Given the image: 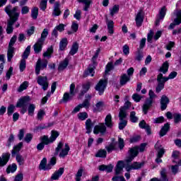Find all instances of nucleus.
Masks as SVG:
<instances>
[{"mask_svg":"<svg viewBox=\"0 0 181 181\" xmlns=\"http://www.w3.org/2000/svg\"><path fill=\"white\" fill-rule=\"evenodd\" d=\"M177 76V72L173 71L171 72L168 77H164L163 74H159L157 76V86L156 88V93H160L161 90H163L165 88V83L168 81V80H172L175 78Z\"/></svg>","mask_w":181,"mask_h":181,"instance_id":"f257e3e1","label":"nucleus"},{"mask_svg":"<svg viewBox=\"0 0 181 181\" xmlns=\"http://www.w3.org/2000/svg\"><path fill=\"white\" fill-rule=\"evenodd\" d=\"M59 134L57 131L52 130L51 132V136L49 138L48 136H43L41 137L42 142L37 144V151H43L45 149V145H49V144H53L56 139H57Z\"/></svg>","mask_w":181,"mask_h":181,"instance_id":"f03ea898","label":"nucleus"},{"mask_svg":"<svg viewBox=\"0 0 181 181\" xmlns=\"http://www.w3.org/2000/svg\"><path fill=\"white\" fill-rule=\"evenodd\" d=\"M147 145V144L143 143L140 145V146H135L132 148H129V156H127L125 160L126 163H131V162H132L134 159H135V158L138 156V151H139V152H144Z\"/></svg>","mask_w":181,"mask_h":181,"instance_id":"7ed1b4c3","label":"nucleus"},{"mask_svg":"<svg viewBox=\"0 0 181 181\" xmlns=\"http://www.w3.org/2000/svg\"><path fill=\"white\" fill-rule=\"evenodd\" d=\"M70 151V146L68 144H65L63 141H59L55 148V155H59V158L64 159L69 155Z\"/></svg>","mask_w":181,"mask_h":181,"instance_id":"20e7f679","label":"nucleus"},{"mask_svg":"<svg viewBox=\"0 0 181 181\" xmlns=\"http://www.w3.org/2000/svg\"><path fill=\"white\" fill-rule=\"evenodd\" d=\"M18 11H19L18 6H15L12 8V6L8 5L5 8V12L8 15L10 21H14L15 22L19 18L20 13Z\"/></svg>","mask_w":181,"mask_h":181,"instance_id":"39448f33","label":"nucleus"},{"mask_svg":"<svg viewBox=\"0 0 181 181\" xmlns=\"http://www.w3.org/2000/svg\"><path fill=\"white\" fill-rule=\"evenodd\" d=\"M29 103H30V97L24 96L18 100L16 107V108H21L20 112L22 114H25V112L28 111V105H29Z\"/></svg>","mask_w":181,"mask_h":181,"instance_id":"423d86ee","label":"nucleus"},{"mask_svg":"<svg viewBox=\"0 0 181 181\" xmlns=\"http://www.w3.org/2000/svg\"><path fill=\"white\" fill-rule=\"evenodd\" d=\"M149 98L146 99V101L143 105V112L144 114H148V111L151 107H152V104H153V100L156 98V94L153 92V90H150L148 92Z\"/></svg>","mask_w":181,"mask_h":181,"instance_id":"0eeeda50","label":"nucleus"},{"mask_svg":"<svg viewBox=\"0 0 181 181\" xmlns=\"http://www.w3.org/2000/svg\"><path fill=\"white\" fill-rule=\"evenodd\" d=\"M16 39H18V37L16 35H13L8 44V49L7 52L8 62H11V60H12V57H13V54L15 53V48H13V45H15Z\"/></svg>","mask_w":181,"mask_h":181,"instance_id":"6e6552de","label":"nucleus"},{"mask_svg":"<svg viewBox=\"0 0 181 181\" xmlns=\"http://www.w3.org/2000/svg\"><path fill=\"white\" fill-rule=\"evenodd\" d=\"M107 84H108V80L107 78L100 79L98 84L95 87V90L98 91L99 95H103L105 88H107Z\"/></svg>","mask_w":181,"mask_h":181,"instance_id":"1a4fd4ad","label":"nucleus"},{"mask_svg":"<svg viewBox=\"0 0 181 181\" xmlns=\"http://www.w3.org/2000/svg\"><path fill=\"white\" fill-rule=\"evenodd\" d=\"M49 62H47V59H38L36 63L35 66V74L38 76V74H40L41 70H45L47 67V64Z\"/></svg>","mask_w":181,"mask_h":181,"instance_id":"9d476101","label":"nucleus"},{"mask_svg":"<svg viewBox=\"0 0 181 181\" xmlns=\"http://www.w3.org/2000/svg\"><path fill=\"white\" fill-rule=\"evenodd\" d=\"M37 83L39 86L42 87V90L46 91L49 88V81H47V76H39L37 78Z\"/></svg>","mask_w":181,"mask_h":181,"instance_id":"9b49d317","label":"nucleus"},{"mask_svg":"<svg viewBox=\"0 0 181 181\" xmlns=\"http://www.w3.org/2000/svg\"><path fill=\"white\" fill-rule=\"evenodd\" d=\"M76 88V85L74 83H71L70 86V93L69 94L68 93H65L63 96V100L64 103H67V101H70V100H72L73 96L76 95V92L74 91Z\"/></svg>","mask_w":181,"mask_h":181,"instance_id":"f8f14e48","label":"nucleus"},{"mask_svg":"<svg viewBox=\"0 0 181 181\" xmlns=\"http://www.w3.org/2000/svg\"><path fill=\"white\" fill-rule=\"evenodd\" d=\"M131 107V103L129 101H127L124 106L120 107V110L119 112V117H120V119H122L124 117H127V111L128 110V108Z\"/></svg>","mask_w":181,"mask_h":181,"instance_id":"ddd939ff","label":"nucleus"},{"mask_svg":"<svg viewBox=\"0 0 181 181\" xmlns=\"http://www.w3.org/2000/svg\"><path fill=\"white\" fill-rule=\"evenodd\" d=\"M105 131H107V127L104 123L100 124L99 125H96L93 129V134L98 135V134H105Z\"/></svg>","mask_w":181,"mask_h":181,"instance_id":"4468645a","label":"nucleus"},{"mask_svg":"<svg viewBox=\"0 0 181 181\" xmlns=\"http://www.w3.org/2000/svg\"><path fill=\"white\" fill-rule=\"evenodd\" d=\"M181 23V11L177 13V18L174 19L173 23L170 24L169 29H175V26L180 25Z\"/></svg>","mask_w":181,"mask_h":181,"instance_id":"2eb2a0df","label":"nucleus"},{"mask_svg":"<svg viewBox=\"0 0 181 181\" xmlns=\"http://www.w3.org/2000/svg\"><path fill=\"white\" fill-rule=\"evenodd\" d=\"M10 158L11 154L9 153H4L1 157H0V166H5L9 161Z\"/></svg>","mask_w":181,"mask_h":181,"instance_id":"dca6fc26","label":"nucleus"},{"mask_svg":"<svg viewBox=\"0 0 181 181\" xmlns=\"http://www.w3.org/2000/svg\"><path fill=\"white\" fill-rule=\"evenodd\" d=\"M169 98H168V96L163 95L161 97L160 99V108L162 110V111H165V110H166V108H168V104H169Z\"/></svg>","mask_w":181,"mask_h":181,"instance_id":"f3484780","label":"nucleus"},{"mask_svg":"<svg viewBox=\"0 0 181 181\" xmlns=\"http://www.w3.org/2000/svg\"><path fill=\"white\" fill-rule=\"evenodd\" d=\"M43 45H45V42H43V41L37 40L36 43L33 45L35 53H36L37 54V53H40V52H42V49H43Z\"/></svg>","mask_w":181,"mask_h":181,"instance_id":"a211bd4d","label":"nucleus"},{"mask_svg":"<svg viewBox=\"0 0 181 181\" xmlns=\"http://www.w3.org/2000/svg\"><path fill=\"white\" fill-rule=\"evenodd\" d=\"M63 173H64V168H60L58 170L55 171L52 174L51 179L52 180H57L60 177V176L63 175Z\"/></svg>","mask_w":181,"mask_h":181,"instance_id":"6ab92c4d","label":"nucleus"},{"mask_svg":"<svg viewBox=\"0 0 181 181\" xmlns=\"http://www.w3.org/2000/svg\"><path fill=\"white\" fill-rule=\"evenodd\" d=\"M60 15H62V11H60V3L57 1L54 6L52 16H60Z\"/></svg>","mask_w":181,"mask_h":181,"instance_id":"aec40b11","label":"nucleus"},{"mask_svg":"<svg viewBox=\"0 0 181 181\" xmlns=\"http://www.w3.org/2000/svg\"><path fill=\"white\" fill-rule=\"evenodd\" d=\"M161 179L154 177L151 180V181H168V177H166V169L162 168L160 171Z\"/></svg>","mask_w":181,"mask_h":181,"instance_id":"412c9836","label":"nucleus"},{"mask_svg":"<svg viewBox=\"0 0 181 181\" xmlns=\"http://www.w3.org/2000/svg\"><path fill=\"white\" fill-rule=\"evenodd\" d=\"M124 164L123 160L118 161L115 168V175H121V173L124 170Z\"/></svg>","mask_w":181,"mask_h":181,"instance_id":"4be33fe9","label":"nucleus"},{"mask_svg":"<svg viewBox=\"0 0 181 181\" xmlns=\"http://www.w3.org/2000/svg\"><path fill=\"white\" fill-rule=\"evenodd\" d=\"M106 25L107 26V32L110 35H114V21L112 20H106Z\"/></svg>","mask_w":181,"mask_h":181,"instance_id":"5701e85b","label":"nucleus"},{"mask_svg":"<svg viewBox=\"0 0 181 181\" xmlns=\"http://www.w3.org/2000/svg\"><path fill=\"white\" fill-rule=\"evenodd\" d=\"M136 25L139 28L141 26L142 23L144 22V16H142V11H139L136 16Z\"/></svg>","mask_w":181,"mask_h":181,"instance_id":"b1692460","label":"nucleus"},{"mask_svg":"<svg viewBox=\"0 0 181 181\" xmlns=\"http://www.w3.org/2000/svg\"><path fill=\"white\" fill-rule=\"evenodd\" d=\"M155 149L158 151V158H162L165 155V149L158 142L155 145Z\"/></svg>","mask_w":181,"mask_h":181,"instance_id":"393cba45","label":"nucleus"},{"mask_svg":"<svg viewBox=\"0 0 181 181\" xmlns=\"http://www.w3.org/2000/svg\"><path fill=\"white\" fill-rule=\"evenodd\" d=\"M130 81H131V77L128 76L127 74H123L120 76V81H119L120 86H125V84H127V83H128Z\"/></svg>","mask_w":181,"mask_h":181,"instance_id":"a878e982","label":"nucleus"},{"mask_svg":"<svg viewBox=\"0 0 181 181\" xmlns=\"http://www.w3.org/2000/svg\"><path fill=\"white\" fill-rule=\"evenodd\" d=\"M105 125H106L107 128H112V127H114V123H112V116H111V114L106 116L105 119Z\"/></svg>","mask_w":181,"mask_h":181,"instance_id":"bb28decb","label":"nucleus"},{"mask_svg":"<svg viewBox=\"0 0 181 181\" xmlns=\"http://www.w3.org/2000/svg\"><path fill=\"white\" fill-rule=\"evenodd\" d=\"M78 2L79 4H84L83 11L87 12L88 9L90 8V5L93 3V1L91 0H78Z\"/></svg>","mask_w":181,"mask_h":181,"instance_id":"cd10ccee","label":"nucleus"},{"mask_svg":"<svg viewBox=\"0 0 181 181\" xmlns=\"http://www.w3.org/2000/svg\"><path fill=\"white\" fill-rule=\"evenodd\" d=\"M67 66H69V59L65 58L64 61L61 62L59 66H58V70L59 71H63Z\"/></svg>","mask_w":181,"mask_h":181,"instance_id":"c85d7f7f","label":"nucleus"},{"mask_svg":"<svg viewBox=\"0 0 181 181\" xmlns=\"http://www.w3.org/2000/svg\"><path fill=\"white\" fill-rule=\"evenodd\" d=\"M170 128V124H169V123L165 124L160 131V136H165V135L168 134V132L169 131Z\"/></svg>","mask_w":181,"mask_h":181,"instance_id":"c756f323","label":"nucleus"},{"mask_svg":"<svg viewBox=\"0 0 181 181\" xmlns=\"http://www.w3.org/2000/svg\"><path fill=\"white\" fill-rule=\"evenodd\" d=\"M15 20L14 21H12V20H9L8 21V23H7V28H6V32L8 35H11V33H12V32H13V25L15 23Z\"/></svg>","mask_w":181,"mask_h":181,"instance_id":"7c9ffc66","label":"nucleus"},{"mask_svg":"<svg viewBox=\"0 0 181 181\" xmlns=\"http://www.w3.org/2000/svg\"><path fill=\"white\" fill-rule=\"evenodd\" d=\"M93 127H94V124L91 119H88L86 122V134H90Z\"/></svg>","mask_w":181,"mask_h":181,"instance_id":"2f4dec72","label":"nucleus"},{"mask_svg":"<svg viewBox=\"0 0 181 181\" xmlns=\"http://www.w3.org/2000/svg\"><path fill=\"white\" fill-rule=\"evenodd\" d=\"M90 100H91V95H86L85 100L82 104H81V106H82V108H88V107H90Z\"/></svg>","mask_w":181,"mask_h":181,"instance_id":"473e14b6","label":"nucleus"},{"mask_svg":"<svg viewBox=\"0 0 181 181\" xmlns=\"http://www.w3.org/2000/svg\"><path fill=\"white\" fill-rule=\"evenodd\" d=\"M22 146H23V143L22 142H20L16 146H15L11 152L12 156H13L14 155H16V153H18L21 149H22Z\"/></svg>","mask_w":181,"mask_h":181,"instance_id":"72a5a7b5","label":"nucleus"},{"mask_svg":"<svg viewBox=\"0 0 181 181\" xmlns=\"http://www.w3.org/2000/svg\"><path fill=\"white\" fill-rule=\"evenodd\" d=\"M77 52H78V43L74 42L71 47L69 54H71V56H74Z\"/></svg>","mask_w":181,"mask_h":181,"instance_id":"f704fd0d","label":"nucleus"},{"mask_svg":"<svg viewBox=\"0 0 181 181\" xmlns=\"http://www.w3.org/2000/svg\"><path fill=\"white\" fill-rule=\"evenodd\" d=\"M90 87H91V82L84 83L82 86V90L81 92V95H84V94H86V93L90 90Z\"/></svg>","mask_w":181,"mask_h":181,"instance_id":"c9c22d12","label":"nucleus"},{"mask_svg":"<svg viewBox=\"0 0 181 181\" xmlns=\"http://www.w3.org/2000/svg\"><path fill=\"white\" fill-rule=\"evenodd\" d=\"M49 35V30L47 28H45L42 33L41 37L38 39V40L45 42V40H46V37H47V35Z\"/></svg>","mask_w":181,"mask_h":181,"instance_id":"e433bc0d","label":"nucleus"},{"mask_svg":"<svg viewBox=\"0 0 181 181\" xmlns=\"http://www.w3.org/2000/svg\"><path fill=\"white\" fill-rule=\"evenodd\" d=\"M119 119H120V122L119 123V129H124V127H127V124H128V121H127L125 119L127 118V117H122L121 119L120 117H119Z\"/></svg>","mask_w":181,"mask_h":181,"instance_id":"4c0bfd02","label":"nucleus"},{"mask_svg":"<svg viewBox=\"0 0 181 181\" xmlns=\"http://www.w3.org/2000/svg\"><path fill=\"white\" fill-rule=\"evenodd\" d=\"M145 165V162H134L132 164V167L133 168V170H137L138 169H141V168H142V166H144Z\"/></svg>","mask_w":181,"mask_h":181,"instance_id":"58836bf2","label":"nucleus"},{"mask_svg":"<svg viewBox=\"0 0 181 181\" xmlns=\"http://www.w3.org/2000/svg\"><path fill=\"white\" fill-rule=\"evenodd\" d=\"M168 70H169V63L164 62L162 66L160 68L159 71H160L163 74H166V73H168Z\"/></svg>","mask_w":181,"mask_h":181,"instance_id":"ea45409f","label":"nucleus"},{"mask_svg":"<svg viewBox=\"0 0 181 181\" xmlns=\"http://www.w3.org/2000/svg\"><path fill=\"white\" fill-rule=\"evenodd\" d=\"M16 169H18V166L16 164L13 163L11 165H8L6 172L7 173H13L14 172H16Z\"/></svg>","mask_w":181,"mask_h":181,"instance_id":"a19ab883","label":"nucleus"},{"mask_svg":"<svg viewBox=\"0 0 181 181\" xmlns=\"http://www.w3.org/2000/svg\"><path fill=\"white\" fill-rule=\"evenodd\" d=\"M39 15V8L37 7H34L31 10V18L33 19H37V16Z\"/></svg>","mask_w":181,"mask_h":181,"instance_id":"79ce46f5","label":"nucleus"},{"mask_svg":"<svg viewBox=\"0 0 181 181\" xmlns=\"http://www.w3.org/2000/svg\"><path fill=\"white\" fill-rule=\"evenodd\" d=\"M29 54H30V45H28L25 48V51L23 54V56H22V57H23L22 59L23 60H26V59H28V57H29Z\"/></svg>","mask_w":181,"mask_h":181,"instance_id":"37998d69","label":"nucleus"},{"mask_svg":"<svg viewBox=\"0 0 181 181\" xmlns=\"http://www.w3.org/2000/svg\"><path fill=\"white\" fill-rule=\"evenodd\" d=\"M4 64H5V55L0 54V75L4 71Z\"/></svg>","mask_w":181,"mask_h":181,"instance_id":"c03bdc74","label":"nucleus"},{"mask_svg":"<svg viewBox=\"0 0 181 181\" xmlns=\"http://www.w3.org/2000/svg\"><path fill=\"white\" fill-rule=\"evenodd\" d=\"M95 156L96 158H107V151L104 149L99 150Z\"/></svg>","mask_w":181,"mask_h":181,"instance_id":"a18cd8bd","label":"nucleus"},{"mask_svg":"<svg viewBox=\"0 0 181 181\" xmlns=\"http://www.w3.org/2000/svg\"><path fill=\"white\" fill-rule=\"evenodd\" d=\"M78 118L81 121H86V119L88 118V114H87L86 112H79L78 114Z\"/></svg>","mask_w":181,"mask_h":181,"instance_id":"49530a36","label":"nucleus"},{"mask_svg":"<svg viewBox=\"0 0 181 181\" xmlns=\"http://www.w3.org/2000/svg\"><path fill=\"white\" fill-rule=\"evenodd\" d=\"M67 47V38H63L59 42V49L64 50Z\"/></svg>","mask_w":181,"mask_h":181,"instance_id":"de8ad7c7","label":"nucleus"},{"mask_svg":"<svg viewBox=\"0 0 181 181\" xmlns=\"http://www.w3.org/2000/svg\"><path fill=\"white\" fill-rule=\"evenodd\" d=\"M35 108L36 105H35L34 104H30L28 106V115H30V117H33Z\"/></svg>","mask_w":181,"mask_h":181,"instance_id":"09e8293b","label":"nucleus"},{"mask_svg":"<svg viewBox=\"0 0 181 181\" xmlns=\"http://www.w3.org/2000/svg\"><path fill=\"white\" fill-rule=\"evenodd\" d=\"M119 11V6L115 5L112 8L110 9L111 16H115V13H118Z\"/></svg>","mask_w":181,"mask_h":181,"instance_id":"8fccbe9b","label":"nucleus"},{"mask_svg":"<svg viewBox=\"0 0 181 181\" xmlns=\"http://www.w3.org/2000/svg\"><path fill=\"white\" fill-rule=\"evenodd\" d=\"M46 163H47V159H46V158H44L40 163V170H45L46 169Z\"/></svg>","mask_w":181,"mask_h":181,"instance_id":"3c124183","label":"nucleus"},{"mask_svg":"<svg viewBox=\"0 0 181 181\" xmlns=\"http://www.w3.org/2000/svg\"><path fill=\"white\" fill-rule=\"evenodd\" d=\"M29 86V82L28 81H24L19 87L18 88V92L19 93H22V91H23V90H26V88H28V87Z\"/></svg>","mask_w":181,"mask_h":181,"instance_id":"603ef678","label":"nucleus"},{"mask_svg":"<svg viewBox=\"0 0 181 181\" xmlns=\"http://www.w3.org/2000/svg\"><path fill=\"white\" fill-rule=\"evenodd\" d=\"M130 121L135 123L138 121V117H136V113L135 111H132L130 113Z\"/></svg>","mask_w":181,"mask_h":181,"instance_id":"864d4df0","label":"nucleus"},{"mask_svg":"<svg viewBox=\"0 0 181 181\" xmlns=\"http://www.w3.org/2000/svg\"><path fill=\"white\" fill-rule=\"evenodd\" d=\"M53 53V47H49L47 52H44L43 57H50L52 56V54Z\"/></svg>","mask_w":181,"mask_h":181,"instance_id":"5fc2aeb1","label":"nucleus"},{"mask_svg":"<svg viewBox=\"0 0 181 181\" xmlns=\"http://www.w3.org/2000/svg\"><path fill=\"white\" fill-rule=\"evenodd\" d=\"M165 15H166V7L163 6L159 12V16H158L159 19H163Z\"/></svg>","mask_w":181,"mask_h":181,"instance_id":"6e6d98bb","label":"nucleus"},{"mask_svg":"<svg viewBox=\"0 0 181 181\" xmlns=\"http://www.w3.org/2000/svg\"><path fill=\"white\" fill-rule=\"evenodd\" d=\"M15 105H10L8 108H7V114L8 115L11 116L13 112H15Z\"/></svg>","mask_w":181,"mask_h":181,"instance_id":"4d7b16f0","label":"nucleus"},{"mask_svg":"<svg viewBox=\"0 0 181 181\" xmlns=\"http://www.w3.org/2000/svg\"><path fill=\"white\" fill-rule=\"evenodd\" d=\"M16 159L18 165H23V163H25V158L21 155L18 154L16 157Z\"/></svg>","mask_w":181,"mask_h":181,"instance_id":"13d9d810","label":"nucleus"},{"mask_svg":"<svg viewBox=\"0 0 181 181\" xmlns=\"http://www.w3.org/2000/svg\"><path fill=\"white\" fill-rule=\"evenodd\" d=\"M47 1L48 0H42L40 4V8L42 11H46L47 8Z\"/></svg>","mask_w":181,"mask_h":181,"instance_id":"bf43d9fd","label":"nucleus"},{"mask_svg":"<svg viewBox=\"0 0 181 181\" xmlns=\"http://www.w3.org/2000/svg\"><path fill=\"white\" fill-rule=\"evenodd\" d=\"M132 99L135 103H139L142 100V96L139 95L138 93H134L132 95Z\"/></svg>","mask_w":181,"mask_h":181,"instance_id":"052dcab7","label":"nucleus"},{"mask_svg":"<svg viewBox=\"0 0 181 181\" xmlns=\"http://www.w3.org/2000/svg\"><path fill=\"white\" fill-rule=\"evenodd\" d=\"M174 122L175 124H179V122H181V115L175 113L173 115Z\"/></svg>","mask_w":181,"mask_h":181,"instance_id":"680f3d73","label":"nucleus"},{"mask_svg":"<svg viewBox=\"0 0 181 181\" xmlns=\"http://www.w3.org/2000/svg\"><path fill=\"white\" fill-rule=\"evenodd\" d=\"M32 139H33V135H32V134H30V133H28L24 138V141L27 144H30V142L32 141Z\"/></svg>","mask_w":181,"mask_h":181,"instance_id":"e2e57ef3","label":"nucleus"},{"mask_svg":"<svg viewBox=\"0 0 181 181\" xmlns=\"http://www.w3.org/2000/svg\"><path fill=\"white\" fill-rule=\"evenodd\" d=\"M83 176V168H80L76 175V180L80 181L81 180V177Z\"/></svg>","mask_w":181,"mask_h":181,"instance_id":"0e129e2a","label":"nucleus"},{"mask_svg":"<svg viewBox=\"0 0 181 181\" xmlns=\"http://www.w3.org/2000/svg\"><path fill=\"white\" fill-rule=\"evenodd\" d=\"M26 69V60L25 59H21L20 62V71H23Z\"/></svg>","mask_w":181,"mask_h":181,"instance_id":"69168bd1","label":"nucleus"},{"mask_svg":"<svg viewBox=\"0 0 181 181\" xmlns=\"http://www.w3.org/2000/svg\"><path fill=\"white\" fill-rule=\"evenodd\" d=\"M105 148L108 153H111V152L115 149V145L114 144H111L109 146H107Z\"/></svg>","mask_w":181,"mask_h":181,"instance_id":"338daca9","label":"nucleus"},{"mask_svg":"<svg viewBox=\"0 0 181 181\" xmlns=\"http://www.w3.org/2000/svg\"><path fill=\"white\" fill-rule=\"evenodd\" d=\"M24 136H25V130H24V129H20L18 134L19 141H22V139H23Z\"/></svg>","mask_w":181,"mask_h":181,"instance_id":"774afa93","label":"nucleus"}]
</instances>
